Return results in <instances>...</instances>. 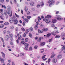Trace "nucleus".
Returning a JSON list of instances; mask_svg holds the SVG:
<instances>
[{
  "label": "nucleus",
  "mask_w": 65,
  "mask_h": 65,
  "mask_svg": "<svg viewBox=\"0 0 65 65\" xmlns=\"http://www.w3.org/2000/svg\"><path fill=\"white\" fill-rule=\"evenodd\" d=\"M45 21V22H46L47 24H48L50 23V22H51V21H50V19H43V21Z\"/></svg>",
  "instance_id": "f257e3e1"
},
{
  "label": "nucleus",
  "mask_w": 65,
  "mask_h": 65,
  "mask_svg": "<svg viewBox=\"0 0 65 65\" xmlns=\"http://www.w3.org/2000/svg\"><path fill=\"white\" fill-rule=\"evenodd\" d=\"M59 32H58V31H57V30H55L53 32H51L52 34V35H54V36H55L56 35V34H57V33H59Z\"/></svg>",
  "instance_id": "f03ea898"
},
{
  "label": "nucleus",
  "mask_w": 65,
  "mask_h": 65,
  "mask_svg": "<svg viewBox=\"0 0 65 65\" xmlns=\"http://www.w3.org/2000/svg\"><path fill=\"white\" fill-rule=\"evenodd\" d=\"M50 2H51V3L49 5V6L51 7L52 6V5H54L55 4V1H54V0H49Z\"/></svg>",
  "instance_id": "7ed1b4c3"
},
{
  "label": "nucleus",
  "mask_w": 65,
  "mask_h": 65,
  "mask_svg": "<svg viewBox=\"0 0 65 65\" xmlns=\"http://www.w3.org/2000/svg\"><path fill=\"white\" fill-rule=\"evenodd\" d=\"M22 19H23V21L24 22H25V21L26 23H28V19L27 18H26L25 19V18H24V16H22Z\"/></svg>",
  "instance_id": "20e7f679"
},
{
  "label": "nucleus",
  "mask_w": 65,
  "mask_h": 65,
  "mask_svg": "<svg viewBox=\"0 0 65 65\" xmlns=\"http://www.w3.org/2000/svg\"><path fill=\"white\" fill-rule=\"evenodd\" d=\"M56 17H58L57 18V20H59V21H61V20H63V19L60 17V16L59 15H56Z\"/></svg>",
  "instance_id": "39448f33"
},
{
  "label": "nucleus",
  "mask_w": 65,
  "mask_h": 65,
  "mask_svg": "<svg viewBox=\"0 0 65 65\" xmlns=\"http://www.w3.org/2000/svg\"><path fill=\"white\" fill-rule=\"evenodd\" d=\"M9 22L11 23V24H12L13 23V18H11L9 20Z\"/></svg>",
  "instance_id": "423d86ee"
},
{
  "label": "nucleus",
  "mask_w": 65,
  "mask_h": 65,
  "mask_svg": "<svg viewBox=\"0 0 65 65\" xmlns=\"http://www.w3.org/2000/svg\"><path fill=\"white\" fill-rule=\"evenodd\" d=\"M45 44V42H41L40 43V46H43Z\"/></svg>",
  "instance_id": "0eeeda50"
},
{
  "label": "nucleus",
  "mask_w": 65,
  "mask_h": 65,
  "mask_svg": "<svg viewBox=\"0 0 65 65\" xmlns=\"http://www.w3.org/2000/svg\"><path fill=\"white\" fill-rule=\"evenodd\" d=\"M62 54H60L57 57V59H60L62 58Z\"/></svg>",
  "instance_id": "6e6552de"
},
{
  "label": "nucleus",
  "mask_w": 65,
  "mask_h": 65,
  "mask_svg": "<svg viewBox=\"0 0 65 65\" xmlns=\"http://www.w3.org/2000/svg\"><path fill=\"white\" fill-rule=\"evenodd\" d=\"M52 61L54 63H56L57 62V59L56 58H54L52 59Z\"/></svg>",
  "instance_id": "1a4fd4ad"
},
{
  "label": "nucleus",
  "mask_w": 65,
  "mask_h": 65,
  "mask_svg": "<svg viewBox=\"0 0 65 65\" xmlns=\"http://www.w3.org/2000/svg\"><path fill=\"white\" fill-rule=\"evenodd\" d=\"M5 39L6 41H8V35L6 36Z\"/></svg>",
  "instance_id": "9d476101"
},
{
  "label": "nucleus",
  "mask_w": 65,
  "mask_h": 65,
  "mask_svg": "<svg viewBox=\"0 0 65 65\" xmlns=\"http://www.w3.org/2000/svg\"><path fill=\"white\" fill-rule=\"evenodd\" d=\"M7 9L8 10H11V7H10V6L9 5H8L7 6Z\"/></svg>",
  "instance_id": "9b49d317"
},
{
  "label": "nucleus",
  "mask_w": 65,
  "mask_h": 65,
  "mask_svg": "<svg viewBox=\"0 0 65 65\" xmlns=\"http://www.w3.org/2000/svg\"><path fill=\"white\" fill-rule=\"evenodd\" d=\"M61 37H65V33L64 32H62L61 33Z\"/></svg>",
  "instance_id": "f8f14e48"
},
{
  "label": "nucleus",
  "mask_w": 65,
  "mask_h": 65,
  "mask_svg": "<svg viewBox=\"0 0 65 65\" xmlns=\"http://www.w3.org/2000/svg\"><path fill=\"white\" fill-rule=\"evenodd\" d=\"M30 4L31 6H33L34 5V2L33 1H31V3Z\"/></svg>",
  "instance_id": "ddd939ff"
},
{
  "label": "nucleus",
  "mask_w": 65,
  "mask_h": 65,
  "mask_svg": "<svg viewBox=\"0 0 65 65\" xmlns=\"http://www.w3.org/2000/svg\"><path fill=\"white\" fill-rule=\"evenodd\" d=\"M57 22V20L55 19H53L52 20V22L53 24H55V23H56Z\"/></svg>",
  "instance_id": "4468645a"
},
{
  "label": "nucleus",
  "mask_w": 65,
  "mask_h": 65,
  "mask_svg": "<svg viewBox=\"0 0 65 65\" xmlns=\"http://www.w3.org/2000/svg\"><path fill=\"white\" fill-rule=\"evenodd\" d=\"M41 38L40 37L37 40V42H39L41 41Z\"/></svg>",
  "instance_id": "2eb2a0df"
},
{
  "label": "nucleus",
  "mask_w": 65,
  "mask_h": 65,
  "mask_svg": "<svg viewBox=\"0 0 65 65\" xmlns=\"http://www.w3.org/2000/svg\"><path fill=\"white\" fill-rule=\"evenodd\" d=\"M48 30V28H44L43 29V32H46V31H47Z\"/></svg>",
  "instance_id": "dca6fc26"
},
{
  "label": "nucleus",
  "mask_w": 65,
  "mask_h": 65,
  "mask_svg": "<svg viewBox=\"0 0 65 65\" xmlns=\"http://www.w3.org/2000/svg\"><path fill=\"white\" fill-rule=\"evenodd\" d=\"M14 27L13 25H11L10 26V29H11V30H13V29H14Z\"/></svg>",
  "instance_id": "f3484780"
},
{
  "label": "nucleus",
  "mask_w": 65,
  "mask_h": 65,
  "mask_svg": "<svg viewBox=\"0 0 65 65\" xmlns=\"http://www.w3.org/2000/svg\"><path fill=\"white\" fill-rule=\"evenodd\" d=\"M24 45L25 47H28L29 46V44L28 43H25Z\"/></svg>",
  "instance_id": "a211bd4d"
},
{
  "label": "nucleus",
  "mask_w": 65,
  "mask_h": 65,
  "mask_svg": "<svg viewBox=\"0 0 65 65\" xmlns=\"http://www.w3.org/2000/svg\"><path fill=\"white\" fill-rule=\"evenodd\" d=\"M2 55L3 57V58H5V54L4 53L2 52Z\"/></svg>",
  "instance_id": "6ab92c4d"
},
{
  "label": "nucleus",
  "mask_w": 65,
  "mask_h": 65,
  "mask_svg": "<svg viewBox=\"0 0 65 65\" xmlns=\"http://www.w3.org/2000/svg\"><path fill=\"white\" fill-rule=\"evenodd\" d=\"M38 32L39 33H43V31H41L39 29L38 30Z\"/></svg>",
  "instance_id": "aec40b11"
},
{
  "label": "nucleus",
  "mask_w": 65,
  "mask_h": 65,
  "mask_svg": "<svg viewBox=\"0 0 65 65\" xmlns=\"http://www.w3.org/2000/svg\"><path fill=\"white\" fill-rule=\"evenodd\" d=\"M18 20L17 19L15 20L14 21V24H17L18 23Z\"/></svg>",
  "instance_id": "412c9836"
},
{
  "label": "nucleus",
  "mask_w": 65,
  "mask_h": 65,
  "mask_svg": "<svg viewBox=\"0 0 65 65\" xmlns=\"http://www.w3.org/2000/svg\"><path fill=\"white\" fill-rule=\"evenodd\" d=\"M4 25L3 24L0 25V28H3L4 27Z\"/></svg>",
  "instance_id": "4be33fe9"
},
{
  "label": "nucleus",
  "mask_w": 65,
  "mask_h": 65,
  "mask_svg": "<svg viewBox=\"0 0 65 65\" xmlns=\"http://www.w3.org/2000/svg\"><path fill=\"white\" fill-rule=\"evenodd\" d=\"M10 10H8V11H7V14H10Z\"/></svg>",
  "instance_id": "5701e85b"
},
{
  "label": "nucleus",
  "mask_w": 65,
  "mask_h": 65,
  "mask_svg": "<svg viewBox=\"0 0 65 65\" xmlns=\"http://www.w3.org/2000/svg\"><path fill=\"white\" fill-rule=\"evenodd\" d=\"M4 14H5V15H7V11H4Z\"/></svg>",
  "instance_id": "b1692460"
},
{
  "label": "nucleus",
  "mask_w": 65,
  "mask_h": 65,
  "mask_svg": "<svg viewBox=\"0 0 65 65\" xmlns=\"http://www.w3.org/2000/svg\"><path fill=\"white\" fill-rule=\"evenodd\" d=\"M60 37V36L59 35H56L55 37V38H59Z\"/></svg>",
  "instance_id": "393cba45"
},
{
  "label": "nucleus",
  "mask_w": 65,
  "mask_h": 65,
  "mask_svg": "<svg viewBox=\"0 0 65 65\" xmlns=\"http://www.w3.org/2000/svg\"><path fill=\"white\" fill-rule=\"evenodd\" d=\"M25 11H27V10H28V7L25 6Z\"/></svg>",
  "instance_id": "a878e982"
},
{
  "label": "nucleus",
  "mask_w": 65,
  "mask_h": 65,
  "mask_svg": "<svg viewBox=\"0 0 65 65\" xmlns=\"http://www.w3.org/2000/svg\"><path fill=\"white\" fill-rule=\"evenodd\" d=\"M51 33H49L48 34H47L46 35V37H49L51 36Z\"/></svg>",
  "instance_id": "bb28decb"
},
{
  "label": "nucleus",
  "mask_w": 65,
  "mask_h": 65,
  "mask_svg": "<svg viewBox=\"0 0 65 65\" xmlns=\"http://www.w3.org/2000/svg\"><path fill=\"white\" fill-rule=\"evenodd\" d=\"M43 5H44V3H43V2H42L41 3V4L40 5V6H43Z\"/></svg>",
  "instance_id": "cd10ccee"
},
{
  "label": "nucleus",
  "mask_w": 65,
  "mask_h": 65,
  "mask_svg": "<svg viewBox=\"0 0 65 65\" xmlns=\"http://www.w3.org/2000/svg\"><path fill=\"white\" fill-rule=\"evenodd\" d=\"M55 55H56L55 54H54V55H52L51 56V59H52V58H54V57H55Z\"/></svg>",
  "instance_id": "c85d7f7f"
},
{
  "label": "nucleus",
  "mask_w": 65,
  "mask_h": 65,
  "mask_svg": "<svg viewBox=\"0 0 65 65\" xmlns=\"http://www.w3.org/2000/svg\"><path fill=\"white\" fill-rule=\"evenodd\" d=\"M0 60L2 63H4V60H3V58H2Z\"/></svg>",
  "instance_id": "c756f323"
},
{
  "label": "nucleus",
  "mask_w": 65,
  "mask_h": 65,
  "mask_svg": "<svg viewBox=\"0 0 65 65\" xmlns=\"http://www.w3.org/2000/svg\"><path fill=\"white\" fill-rule=\"evenodd\" d=\"M0 38H1V40L3 42V44H5V43H4V40L3 38H1V37Z\"/></svg>",
  "instance_id": "7c9ffc66"
},
{
  "label": "nucleus",
  "mask_w": 65,
  "mask_h": 65,
  "mask_svg": "<svg viewBox=\"0 0 65 65\" xmlns=\"http://www.w3.org/2000/svg\"><path fill=\"white\" fill-rule=\"evenodd\" d=\"M28 47H25L24 48V50L25 51H27L28 50Z\"/></svg>",
  "instance_id": "2f4dec72"
},
{
  "label": "nucleus",
  "mask_w": 65,
  "mask_h": 65,
  "mask_svg": "<svg viewBox=\"0 0 65 65\" xmlns=\"http://www.w3.org/2000/svg\"><path fill=\"white\" fill-rule=\"evenodd\" d=\"M20 56H25V54H24V53H21L20 54Z\"/></svg>",
  "instance_id": "473e14b6"
},
{
  "label": "nucleus",
  "mask_w": 65,
  "mask_h": 65,
  "mask_svg": "<svg viewBox=\"0 0 65 65\" xmlns=\"http://www.w3.org/2000/svg\"><path fill=\"white\" fill-rule=\"evenodd\" d=\"M22 38V37H18V39L19 40H20Z\"/></svg>",
  "instance_id": "72a5a7b5"
},
{
  "label": "nucleus",
  "mask_w": 65,
  "mask_h": 65,
  "mask_svg": "<svg viewBox=\"0 0 65 65\" xmlns=\"http://www.w3.org/2000/svg\"><path fill=\"white\" fill-rule=\"evenodd\" d=\"M29 37H30L31 38H32V35L31 33H29Z\"/></svg>",
  "instance_id": "f704fd0d"
},
{
  "label": "nucleus",
  "mask_w": 65,
  "mask_h": 65,
  "mask_svg": "<svg viewBox=\"0 0 65 65\" xmlns=\"http://www.w3.org/2000/svg\"><path fill=\"white\" fill-rule=\"evenodd\" d=\"M4 24L5 25H8V24H9V23L8 22H5V23H4Z\"/></svg>",
  "instance_id": "c9c22d12"
},
{
  "label": "nucleus",
  "mask_w": 65,
  "mask_h": 65,
  "mask_svg": "<svg viewBox=\"0 0 65 65\" xmlns=\"http://www.w3.org/2000/svg\"><path fill=\"white\" fill-rule=\"evenodd\" d=\"M38 21H40L41 20V19L40 18V16H39L38 18Z\"/></svg>",
  "instance_id": "e433bc0d"
},
{
  "label": "nucleus",
  "mask_w": 65,
  "mask_h": 65,
  "mask_svg": "<svg viewBox=\"0 0 65 65\" xmlns=\"http://www.w3.org/2000/svg\"><path fill=\"white\" fill-rule=\"evenodd\" d=\"M34 28L35 29V30H36V29H37V28H38V26L37 25H36L34 27Z\"/></svg>",
  "instance_id": "4c0bfd02"
},
{
  "label": "nucleus",
  "mask_w": 65,
  "mask_h": 65,
  "mask_svg": "<svg viewBox=\"0 0 65 65\" xmlns=\"http://www.w3.org/2000/svg\"><path fill=\"white\" fill-rule=\"evenodd\" d=\"M21 29L23 31H25V29H24V28L23 27Z\"/></svg>",
  "instance_id": "58836bf2"
},
{
  "label": "nucleus",
  "mask_w": 65,
  "mask_h": 65,
  "mask_svg": "<svg viewBox=\"0 0 65 65\" xmlns=\"http://www.w3.org/2000/svg\"><path fill=\"white\" fill-rule=\"evenodd\" d=\"M28 32H29V30H28V29H27L26 30V34H28Z\"/></svg>",
  "instance_id": "ea45409f"
},
{
  "label": "nucleus",
  "mask_w": 65,
  "mask_h": 65,
  "mask_svg": "<svg viewBox=\"0 0 65 65\" xmlns=\"http://www.w3.org/2000/svg\"><path fill=\"white\" fill-rule=\"evenodd\" d=\"M28 40H29V39L28 38H26L25 40V42H28Z\"/></svg>",
  "instance_id": "a19ab883"
},
{
  "label": "nucleus",
  "mask_w": 65,
  "mask_h": 65,
  "mask_svg": "<svg viewBox=\"0 0 65 65\" xmlns=\"http://www.w3.org/2000/svg\"><path fill=\"white\" fill-rule=\"evenodd\" d=\"M15 15L17 18H19V15H17V14H16V13H15Z\"/></svg>",
  "instance_id": "79ce46f5"
},
{
  "label": "nucleus",
  "mask_w": 65,
  "mask_h": 65,
  "mask_svg": "<svg viewBox=\"0 0 65 65\" xmlns=\"http://www.w3.org/2000/svg\"><path fill=\"white\" fill-rule=\"evenodd\" d=\"M26 21L25 22L24 21V22L23 23V26H25V23H26Z\"/></svg>",
  "instance_id": "37998d69"
},
{
  "label": "nucleus",
  "mask_w": 65,
  "mask_h": 65,
  "mask_svg": "<svg viewBox=\"0 0 65 65\" xmlns=\"http://www.w3.org/2000/svg\"><path fill=\"white\" fill-rule=\"evenodd\" d=\"M29 30H30V31H32L33 30V28H32V27H31L29 28Z\"/></svg>",
  "instance_id": "c03bdc74"
},
{
  "label": "nucleus",
  "mask_w": 65,
  "mask_h": 65,
  "mask_svg": "<svg viewBox=\"0 0 65 65\" xmlns=\"http://www.w3.org/2000/svg\"><path fill=\"white\" fill-rule=\"evenodd\" d=\"M39 21H38L36 22V24L38 26L39 25Z\"/></svg>",
  "instance_id": "a18cd8bd"
},
{
  "label": "nucleus",
  "mask_w": 65,
  "mask_h": 65,
  "mask_svg": "<svg viewBox=\"0 0 65 65\" xmlns=\"http://www.w3.org/2000/svg\"><path fill=\"white\" fill-rule=\"evenodd\" d=\"M48 18H51L52 17V16H51V15H47Z\"/></svg>",
  "instance_id": "49530a36"
},
{
  "label": "nucleus",
  "mask_w": 65,
  "mask_h": 65,
  "mask_svg": "<svg viewBox=\"0 0 65 65\" xmlns=\"http://www.w3.org/2000/svg\"><path fill=\"white\" fill-rule=\"evenodd\" d=\"M38 46L37 45H35L34 46V48L35 49H37Z\"/></svg>",
  "instance_id": "de8ad7c7"
},
{
  "label": "nucleus",
  "mask_w": 65,
  "mask_h": 65,
  "mask_svg": "<svg viewBox=\"0 0 65 65\" xmlns=\"http://www.w3.org/2000/svg\"><path fill=\"white\" fill-rule=\"evenodd\" d=\"M45 56H46V55H44L42 57V59H44L45 57Z\"/></svg>",
  "instance_id": "09e8293b"
},
{
  "label": "nucleus",
  "mask_w": 65,
  "mask_h": 65,
  "mask_svg": "<svg viewBox=\"0 0 65 65\" xmlns=\"http://www.w3.org/2000/svg\"><path fill=\"white\" fill-rule=\"evenodd\" d=\"M10 43L11 45H13V42H11V41L10 42Z\"/></svg>",
  "instance_id": "8fccbe9b"
},
{
  "label": "nucleus",
  "mask_w": 65,
  "mask_h": 65,
  "mask_svg": "<svg viewBox=\"0 0 65 65\" xmlns=\"http://www.w3.org/2000/svg\"><path fill=\"white\" fill-rule=\"evenodd\" d=\"M47 58H46L44 59H43L42 60V61H45L46 60H47Z\"/></svg>",
  "instance_id": "3c124183"
},
{
  "label": "nucleus",
  "mask_w": 65,
  "mask_h": 65,
  "mask_svg": "<svg viewBox=\"0 0 65 65\" xmlns=\"http://www.w3.org/2000/svg\"><path fill=\"white\" fill-rule=\"evenodd\" d=\"M8 62L9 63H10V62H11V59H9L8 60Z\"/></svg>",
  "instance_id": "603ef678"
},
{
  "label": "nucleus",
  "mask_w": 65,
  "mask_h": 65,
  "mask_svg": "<svg viewBox=\"0 0 65 65\" xmlns=\"http://www.w3.org/2000/svg\"><path fill=\"white\" fill-rule=\"evenodd\" d=\"M21 43H22V44H25V42H24L23 41H22V42H21Z\"/></svg>",
  "instance_id": "864d4df0"
},
{
  "label": "nucleus",
  "mask_w": 65,
  "mask_h": 65,
  "mask_svg": "<svg viewBox=\"0 0 65 65\" xmlns=\"http://www.w3.org/2000/svg\"><path fill=\"white\" fill-rule=\"evenodd\" d=\"M17 36L18 37H22L21 36V35L19 34H17Z\"/></svg>",
  "instance_id": "5fc2aeb1"
},
{
  "label": "nucleus",
  "mask_w": 65,
  "mask_h": 65,
  "mask_svg": "<svg viewBox=\"0 0 65 65\" xmlns=\"http://www.w3.org/2000/svg\"><path fill=\"white\" fill-rule=\"evenodd\" d=\"M12 36H13V35L12 34H11L9 35V36H10V37H12Z\"/></svg>",
  "instance_id": "6e6d98bb"
},
{
  "label": "nucleus",
  "mask_w": 65,
  "mask_h": 65,
  "mask_svg": "<svg viewBox=\"0 0 65 65\" xmlns=\"http://www.w3.org/2000/svg\"><path fill=\"white\" fill-rule=\"evenodd\" d=\"M50 61H51V59L48 58V64H49V63H50Z\"/></svg>",
  "instance_id": "4d7b16f0"
},
{
  "label": "nucleus",
  "mask_w": 65,
  "mask_h": 65,
  "mask_svg": "<svg viewBox=\"0 0 65 65\" xmlns=\"http://www.w3.org/2000/svg\"><path fill=\"white\" fill-rule=\"evenodd\" d=\"M27 14L28 15H29V14H30V12L29 11H28L27 12Z\"/></svg>",
  "instance_id": "13d9d810"
},
{
  "label": "nucleus",
  "mask_w": 65,
  "mask_h": 65,
  "mask_svg": "<svg viewBox=\"0 0 65 65\" xmlns=\"http://www.w3.org/2000/svg\"><path fill=\"white\" fill-rule=\"evenodd\" d=\"M27 18L29 19H30V18H31V17L29 16H27Z\"/></svg>",
  "instance_id": "bf43d9fd"
},
{
  "label": "nucleus",
  "mask_w": 65,
  "mask_h": 65,
  "mask_svg": "<svg viewBox=\"0 0 65 65\" xmlns=\"http://www.w3.org/2000/svg\"><path fill=\"white\" fill-rule=\"evenodd\" d=\"M35 38L36 40H37L38 38V37H36Z\"/></svg>",
  "instance_id": "052dcab7"
},
{
  "label": "nucleus",
  "mask_w": 65,
  "mask_h": 65,
  "mask_svg": "<svg viewBox=\"0 0 65 65\" xmlns=\"http://www.w3.org/2000/svg\"><path fill=\"white\" fill-rule=\"evenodd\" d=\"M49 42H51L52 41V39H51L49 40Z\"/></svg>",
  "instance_id": "680f3d73"
},
{
  "label": "nucleus",
  "mask_w": 65,
  "mask_h": 65,
  "mask_svg": "<svg viewBox=\"0 0 65 65\" xmlns=\"http://www.w3.org/2000/svg\"><path fill=\"white\" fill-rule=\"evenodd\" d=\"M55 26V25L54 24H52L51 25V27H54Z\"/></svg>",
  "instance_id": "e2e57ef3"
},
{
  "label": "nucleus",
  "mask_w": 65,
  "mask_h": 65,
  "mask_svg": "<svg viewBox=\"0 0 65 65\" xmlns=\"http://www.w3.org/2000/svg\"><path fill=\"white\" fill-rule=\"evenodd\" d=\"M6 31L5 30H4L3 31V33L4 34H5V33H6Z\"/></svg>",
  "instance_id": "0e129e2a"
},
{
  "label": "nucleus",
  "mask_w": 65,
  "mask_h": 65,
  "mask_svg": "<svg viewBox=\"0 0 65 65\" xmlns=\"http://www.w3.org/2000/svg\"><path fill=\"white\" fill-rule=\"evenodd\" d=\"M29 50H32V48L31 47H30L29 48Z\"/></svg>",
  "instance_id": "69168bd1"
},
{
  "label": "nucleus",
  "mask_w": 65,
  "mask_h": 65,
  "mask_svg": "<svg viewBox=\"0 0 65 65\" xmlns=\"http://www.w3.org/2000/svg\"><path fill=\"white\" fill-rule=\"evenodd\" d=\"M19 30V29L18 28V27H17L16 28V31H18Z\"/></svg>",
  "instance_id": "338daca9"
},
{
  "label": "nucleus",
  "mask_w": 65,
  "mask_h": 65,
  "mask_svg": "<svg viewBox=\"0 0 65 65\" xmlns=\"http://www.w3.org/2000/svg\"><path fill=\"white\" fill-rule=\"evenodd\" d=\"M23 64L24 65H28V64H27V63H26L25 62H24Z\"/></svg>",
  "instance_id": "774afa93"
}]
</instances>
